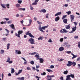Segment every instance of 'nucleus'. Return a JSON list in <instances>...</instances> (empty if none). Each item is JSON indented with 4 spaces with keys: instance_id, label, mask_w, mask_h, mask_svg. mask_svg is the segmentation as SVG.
I'll return each mask as SVG.
<instances>
[{
    "instance_id": "f257e3e1",
    "label": "nucleus",
    "mask_w": 80,
    "mask_h": 80,
    "mask_svg": "<svg viewBox=\"0 0 80 80\" xmlns=\"http://www.w3.org/2000/svg\"><path fill=\"white\" fill-rule=\"evenodd\" d=\"M28 41L30 43L33 45V44H35V40L32 38H31L29 39L28 40Z\"/></svg>"
},
{
    "instance_id": "f03ea898",
    "label": "nucleus",
    "mask_w": 80,
    "mask_h": 80,
    "mask_svg": "<svg viewBox=\"0 0 80 80\" xmlns=\"http://www.w3.org/2000/svg\"><path fill=\"white\" fill-rule=\"evenodd\" d=\"M45 30V27H42V28L41 27H39V30L40 31H41V32H45V31H43V30Z\"/></svg>"
},
{
    "instance_id": "7ed1b4c3",
    "label": "nucleus",
    "mask_w": 80,
    "mask_h": 80,
    "mask_svg": "<svg viewBox=\"0 0 80 80\" xmlns=\"http://www.w3.org/2000/svg\"><path fill=\"white\" fill-rule=\"evenodd\" d=\"M76 29H77V27H76V26H75L74 27L72 28V30L71 32H69V33H73V32H75V31L76 30Z\"/></svg>"
},
{
    "instance_id": "20e7f679",
    "label": "nucleus",
    "mask_w": 80,
    "mask_h": 80,
    "mask_svg": "<svg viewBox=\"0 0 80 80\" xmlns=\"http://www.w3.org/2000/svg\"><path fill=\"white\" fill-rule=\"evenodd\" d=\"M72 65V62L70 61H68V64H67V66L68 67H71Z\"/></svg>"
},
{
    "instance_id": "39448f33",
    "label": "nucleus",
    "mask_w": 80,
    "mask_h": 80,
    "mask_svg": "<svg viewBox=\"0 0 80 80\" xmlns=\"http://www.w3.org/2000/svg\"><path fill=\"white\" fill-rule=\"evenodd\" d=\"M20 30L18 31V34L17 33H15V36L18 37L20 38Z\"/></svg>"
},
{
    "instance_id": "423d86ee",
    "label": "nucleus",
    "mask_w": 80,
    "mask_h": 80,
    "mask_svg": "<svg viewBox=\"0 0 80 80\" xmlns=\"http://www.w3.org/2000/svg\"><path fill=\"white\" fill-rule=\"evenodd\" d=\"M70 17H71V18H70L71 21V22H73V20H74V17H75V16L71 15H70Z\"/></svg>"
},
{
    "instance_id": "0eeeda50",
    "label": "nucleus",
    "mask_w": 80,
    "mask_h": 80,
    "mask_svg": "<svg viewBox=\"0 0 80 80\" xmlns=\"http://www.w3.org/2000/svg\"><path fill=\"white\" fill-rule=\"evenodd\" d=\"M15 53L17 55L18 54H20V51L18 50H16L15 51Z\"/></svg>"
},
{
    "instance_id": "6e6552de",
    "label": "nucleus",
    "mask_w": 80,
    "mask_h": 80,
    "mask_svg": "<svg viewBox=\"0 0 80 80\" xmlns=\"http://www.w3.org/2000/svg\"><path fill=\"white\" fill-rule=\"evenodd\" d=\"M9 26L11 28H12V30H15V26H14V25L13 24H12L11 25H10Z\"/></svg>"
},
{
    "instance_id": "1a4fd4ad",
    "label": "nucleus",
    "mask_w": 80,
    "mask_h": 80,
    "mask_svg": "<svg viewBox=\"0 0 80 80\" xmlns=\"http://www.w3.org/2000/svg\"><path fill=\"white\" fill-rule=\"evenodd\" d=\"M55 22H58L60 20V17L59 16L57 17L55 19Z\"/></svg>"
},
{
    "instance_id": "9d476101",
    "label": "nucleus",
    "mask_w": 80,
    "mask_h": 80,
    "mask_svg": "<svg viewBox=\"0 0 80 80\" xmlns=\"http://www.w3.org/2000/svg\"><path fill=\"white\" fill-rule=\"evenodd\" d=\"M43 61H44L43 59L42 58H39V62L41 63H43Z\"/></svg>"
},
{
    "instance_id": "9b49d317",
    "label": "nucleus",
    "mask_w": 80,
    "mask_h": 80,
    "mask_svg": "<svg viewBox=\"0 0 80 80\" xmlns=\"http://www.w3.org/2000/svg\"><path fill=\"white\" fill-rule=\"evenodd\" d=\"M1 6L2 7V8H4L5 9H6V7L5 6H6V4H1Z\"/></svg>"
},
{
    "instance_id": "f8f14e48",
    "label": "nucleus",
    "mask_w": 80,
    "mask_h": 80,
    "mask_svg": "<svg viewBox=\"0 0 80 80\" xmlns=\"http://www.w3.org/2000/svg\"><path fill=\"white\" fill-rule=\"evenodd\" d=\"M40 12L42 13L43 12V13H45L46 12V10L44 9H42V10L39 11Z\"/></svg>"
},
{
    "instance_id": "ddd939ff",
    "label": "nucleus",
    "mask_w": 80,
    "mask_h": 80,
    "mask_svg": "<svg viewBox=\"0 0 80 80\" xmlns=\"http://www.w3.org/2000/svg\"><path fill=\"white\" fill-rule=\"evenodd\" d=\"M64 50V48H63V47H61L59 48V50L60 52H62L63 50Z\"/></svg>"
},
{
    "instance_id": "4468645a",
    "label": "nucleus",
    "mask_w": 80,
    "mask_h": 80,
    "mask_svg": "<svg viewBox=\"0 0 80 80\" xmlns=\"http://www.w3.org/2000/svg\"><path fill=\"white\" fill-rule=\"evenodd\" d=\"M67 78L66 79L68 80H72V79L71 78H70V77H71V76L70 75H68L67 76Z\"/></svg>"
},
{
    "instance_id": "2eb2a0df",
    "label": "nucleus",
    "mask_w": 80,
    "mask_h": 80,
    "mask_svg": "<svg viewBox=\"0 0 80 80\" xmlns=\"http://www.w3.org/2000/svg\"><path fill=\"white\" fill-rule=\"evenodd\" d=\"M62 14V12H58L57 13H56L55 15V16H58V15H61Z\"/></svg>"
},
{
    "instance_id": "dca6fc26",
    "label": "nucleus",
    "mask_w": 80,
    "mask_h": 80,
    "mask_svg": "<svg viewBox=\"0 0 80 80\" xmlns=\"http://www.w3.org/2000/svg\"><path fill=\"white\" fill-rule=\"evenodd\" d=\"M70 24H69L66 26V28L67 29V30H68L70 28Z\"/></svg>"
},
{
    "instance_id": "f3484780",
    "label": "nucleus",
    "mask_w": 80,
    "mask_h": 80,
    "mask_svg": "<svg viewBox=\"0 0 80 80\" xmlns=\"http://www.w3.org/2000/svg\"><path fill=\"white\" fill-rule=\"evenodd\" d=\"M65 45L66 47H67L68 48H69L70 47V45H68V43L67 42H65Z\"/></svg>"
},
{
    "instance_id": "a211bd4d",
    "label": "nucleus",
    "mask_w": 80,
    "mask_h": 80,
    "mask_svg": "<svg viewBox=\"0 0 80 80\" xmlns=\"http://www.w3.org/2000/svg\"><path fill=\"white\" fill-rule=\"evenodd\" d=\"M67 20H67V19H64L63 20V22L64 23H67Z\"/></svg>"
},
{
    "instance_id": "6ab92c4d",
    "label": "nucleus",
    "mask_w": 80,
    "mask_h": 80,
    "mask_svg": "<svg viewBox=\"0 0 80 80\" xmlns=\"http://www.w3.org/2000/svg\"><path fill=\"white\" fill-rule=\"evenodd\" d=\"M71 55L73 56V57L72 58V59H73V58H76V57H77V56H76L75 55H74L73 54V53H72Z\"/></svg>"
},
{
    "instance_id": "aec40b11",
    "label": "nucleus",
    "mask_w": 80,
    "mask_h": 80,
    "mask_svg": "<svg viewBox=\"0 0 80 80\" xmlns=\"http://www.w3.org/2000/svg\"><path fill=\"white\" fill-rule=\"evenodd\" d=\"M15 72V70L13 68H11V73H13Z\"/></svg>"
},
{
    "instance_id": "412c9836",
    "label": "nucleus",
    "mask_w": 80,
    "mask_h": 80,
    "mask_svg": "<svg viewBox=\"0 0 80 80\" xmlns=\"http://www.w3.org/2000/svg\"><path fill=\"white\" fill-rule=\"evenodd\" d=\"M4 50H3V49H1V55H3V53H4Z\"/></svg>"
},
{
    "instance_id": "4be33fe9",
    "label": "nucleus",
    "mask_w": 80,
    "mask_h": 80,
    "mask_svg": "<svg viewBox=\"0 0 80 80\" xmlns=\"http://www.w3.org/2000/svg\"><path fill=\"white\" fill-rule=\"evenodd\" d=\"M0 23H1V25H3V24H6V23H7V21H2Z\"/></svg>"
},
{
    "instance_id": "5701e85b",
    "label": "nucleus",
    "mask_w": 80,
    "mask_h": 80,
    "mask_svg": "<svg viewBox=\"0 0 80 80\" xmlns=\"http://www.w3.org/2000/svg\"><path fill=\"white\" fill-rule=\"evenodd\" d=\"M7 50H8L9 48H10V44L8 43L7 44Z\"/></svg>"
},
{
    "instance_id": "b1692460",
    "label": "nucleus",
    "mask_w": 80,
    "mask_h": 80,
    "mask_svg": "<svg viewBox=\"0 0 80 80\" xmlns=\"http://www.w3.org/2000/svg\"><path fill=\"white\" fill-rule=\"evenodd\" d=\"M29 37H31L32 38H35V37H34V36H33V35H32V34H31V33H30L29 34Z\"/></svg>"
},
{
    "instance_id": "393cba45",
    "label": "nucleus",
    "mask_w": 80,
    "mask_h": 80,
    "mask_svg": "<svg viewBox=\"0 0 80 80\" xmlns=\"http://www.w3.org/2000/svg\"><path fill=\"white\" fill-rule=\"evenodd\" d=\"M46 70L48 72H53V71H52V70H51V69H47Z\"/></svg>"
},
{
    "instance_id": "a878e982",
    "label": "nucleus",
    "mask_w": 80,
    "mask_h": 80,
    "mask_svg": "<svg viewBox=\"0 0 80 80\" xmlns=\"http://www.w3.org/2000/svg\"><path fill=\"white\" fill-rule=\"evenodd\" d=\"M35 57H36V58H37V60H38V59H39V55H38V54H36L35 55Z\"/></svg>"
},
{
    "instance_id": "bb28decb",
    "label": "nucleus",
    "mask_w": 80,
    "mask_h": 80,
    "mask_svg": "<svg viewBox=\"0 0 80 80\" xmlns=\"http://www.w3.org/2000/svg\"><path fill=\"white\" fill-rule=\"evenodd\" d=\"M16 7L17 8H18V7H20V4L18 3L16 5Z\"/></svg>"
},
{
    "instance_id": "cd10ccee",
    "label": "nucleus",
    "mask_w": 80,
    "mask_h": 80,
    "mask_svg": "<svg viewBox=\"0 0 80 80\" xmlns=\"http://www.w3.org/2000/svg\"><path fill=\"white\" fill-rule=\"evenodd\" d=\"M70 75L71 76V77L72 78H75V76H74V74H72V73H70Z\"/></svg>"
},
{
    "instance_id": "c85d7f7f",
    "label": "nucleus",
    "mask_w": 80,
    "mask_h": 80,
    "mask_svg": "<svg viewBox=\"0 0 80 80\" xmlns=\"http://www.w3.org/2000/svg\"><path fill=\"white\" fill-rule=\"evenodd\" d=\"M6 7L8 8H10V4H6Z\"/></svg>"
},
{
    "instance_id": "c756f323",
    "label": "nucleus",
    "mask_w": 80,
    "mask_h": 80,
    "mask_svg": "<svg viewBox=\"0 0 80 80\" xmlns=\"http://www.w3.org/2000/svg\"><path fill=\"white\" fill-rule=\"evenodd\" d=\"M63 31L64 32V33H67L68 32V31H67L66 29H62Z\"/></svg>"
},
{
    "instance_id": "7c9ffc66",
    "label": "nucleus",
    "mask_w": 80,
    "mask_h": 80,
    "mask_svg": "<svg viewBox=\"0 0 80 80\" xmlns=\"http://www.w3.org/2000/svg\"><path fill=\"white\" fill-rule=\"evenodd\" d=\"M30 33H30V31H28L27 32L25 33V34L26 35H28L29 36V34H30Z\"/></svg>"
},
{
    "instance_id": "2f4dec72",
    "label": "nucleus",
    "mask_w": 80,
    "mask_h": 80,
    "mask_svg": "<svg viewBox=\"0 0 80 80\" xmlns=\"http://www.w3.org/2000/svg\"><path fill=\"white\" fill-rule=\"evenodd\" d=\"M63 73H64V74H65V75L67 74L68 73V71L66 70L65 71H64Z\"/></svg>"
},
{
    "instance_id": "473e14b6",
    "label": "nucleus",
    "mask_w": 80,
    "mask_h": 80,
    "mask_svg": "<svg viewBox=\"0 0 80 80\" xmlns=\"http://www.w3.org/2000/svg\"><path fill=\"white\" fill-rule=\"evenodd\" d=\"M9 61H10V58L8 57V58L7 59V61H6V62H8Z\"/></svg>"
},
{
    "instance_id": "72a5a7b5",
    "label": "nucleus",
    "mask_w": 80,
    "mask_h": 80,
    "mask_svg": "<svg viewBox=\"0 0 80 80\" xmlns=\"http://www.w3.org/2000/svg\"><path fill=\"white\" fill-rule=\"evenodd\" d=\"M38 40H43V38L41 36L39 38H38Z\"/></svg>"
},
{
    "instance_id": "f704fd0d",
    "label": "nucleus",
    "mask_w": 80,
    "mask_h": 80,
    "mask_svg": "<svg viewBox=\"0 0 80 80\" xmlns=\"http://www.w3.org/2000/svg\"><path fill=\"white\" fill-rule=\"evenodd\" d=\"M72 63L73 66H75L76 65V62H72Z\"/></svg>"
},
{
    "instance_id": "c9c22d12",
    "label": "nucleus",
    "mask_w": 80,
    "mask_h": 80,
    "mask_svg": "<svg viewBox=\"0 0 80 80\" xmlns=\"http://www.w3.org/2000/svg\"><path fill=\"white\" fill-rule=\"evenodd\" d=\"M20 70H19V71L18 72V73H16V76L18 75V74H20Z\"/></svg>"
},
{
    "instance_id": "e433bc0d",
    "label": "nucleus",
    "mask_w": 80,
    "mask_h": 80,
    "mask_svg": "<svg viewBox=\"0 0 80 80\" xmlns=\"http://www.w3.org/2000/svg\"><path fill=\"white\" fill-rule=\"evenodd\" d=\"M12 20L9 21L7 22V23L8 24H10V23H12Z\"/></svg>"
},
{
    "instance_id": "4c0bfd02",
    "label": "nucleus",
    "mask_w": 80,
    "mask_h": 80,
    "mask_svg": "<svg viewBox=\"0 0 80 80\" xmlns=\"http://www.w3.org/2000/svg\"><path fill=\"white\" fill-rule=\"evenodd\" d=\"M41 75H46V72H44L43 73H41Z\"/></svg>"
},
{
    "instance_id": "58836bf2",
    "label": "nucleus",
    "mask_w": 80,
    "mask_h": 80,
    "mask_svg": "<svg viewBox=\"0 0 80 80\" xmlns=\"http://www.w3.org/2000/svg\"><path fill=\"white\" fill-rule=\"evenodd\" d=\"M66 17H67V15H66L63 16L62 18V20L64 19V18H66Z\"/></svg>"
},
{
    "instance_id": "ea45409f",
    "label": "nucleus",
    "mask_w": 80,
    "mask_h": 80,
    "mask_svg": "<svg viewBox=\"0 0 80 80\" xmlns=\"http://www.w3.org/2000/svg\"><path fill=\"white\" fill-rule=\"evenodd\" d=\"M36 78H38L37 80H40V77H38V76H36Z\"/></svg>"
},
{
    "instance_id": "a19ab883",
    "label": "nucleus",
    "mask_w": 80,
    "mask_h": 80,
    "mask_svg": "<svg viewBox=\"0 0 80 80\" xmlns=\"http://www.w3.org/2000/svg\"><path fill=\"white\" fill-rule=\"evenodd\" d=\"M23 20H22V21H21V23L22 25H23V26H24V25H23Z\"/></svg>"
},
{
    "instance_id": "79ce46f5",
    "label": "nucleus",
    "mask_w": 80,
    "mask_h": 80,
    "mask_svg": "<svg viewBox=\"0 0 80 80\" xmlns=\"http://www.w3.org/2000/svg\"><path fill=\"white\" fill-rule=\"evenodd\" d=\"M5 30L6 31V32H7L8 33H9V32H10V31L8 30L7 29H5Z\"/></svg>"
},
{
    "instance_id": "37998d69",
    "label": "nucleus",
    "mask_w": 80,
    "mask_h": 80,
    "mask_svg": "<svg viewBox=\"0 0 80 80\" xmlns=\"http://www.w3.org/2000/svg\"><path fill=\"white\" fill-rule=\"evenodd\" d=\"M49 68H54V66L51 65Z\"/></svg>"
},
{
    "instance_id": "c03bdc74",
    "label": "nucleus",
    "mask_w": 80,
    "mask_h": 80,
    "mask_svg": "<svg viewBox=\"0 0 80 80\" xmlns=\"http://www.w3.org/2000/svg\"><path fill=\"white\" fill-rule=\"evenodd\" d=\"M66 13H68V15H70V14H71V11H69L68 12H67Z\"/></svg>"
},
{
    "instance_id": "a18cd8bd",
    "label": "nucleus",
    "mask_w": 80,
    "mask_h": 80,
    "mask_svg": "<svg viewBox=\"0 0 80 80\" xmlns=\"http://www.w3.org/2000/svg\"><path fill=\"white\" fill-rule=\"evenodd\" d=\"M63 41V38H62L60 39V42H62Z\"/></svg>"
},
{
    "instance_id": "49530a36",
    "label": "nucleus",
    "mask_w": 80,
    "mask_h": 80,
    "mask_svg": "<svg viewBox=\"0 0 80 80\" xmlns=\"http://www.w3.org/2000/svg\"><path fill=\"white\" fill-rule=\"evenodd\" d=\"M3 20H6V21H8L9 20V18H5L3 19Z\"/></svg>"
},
{
    "instance_id": "de8ad7c7",
    "label": "nucleus",
    "mask_w": 80,
    "mask_h": 80,
    "mask_svg": "<svg viewBox=\"0 0 80 80\" xmlns=\"http://www.w3.org/2000/svg\"><path fill=\"white\" fill-rule=\"evenodd\" d=\"M37 3L36 2H34L32 3V5H37Z\"/></svg>"
},
{
    "instance_id": "09e8293b",
    "label": "nucleus",
    "mask_w": 80,
    "mask_h": 80,
    "mask_svg": "<svg viewBox=\"0 0 80 80\" xmlns=\"http://www.w3.org/2000/svg\"><path fill=\"white\" fill-rule=\"evenodd\" d=\"M30 9L31 10L33 9V7L31 5H30Z\"/></svg>"
},
{
    "instance_id": "8fccbe9b",
    "label": "nucleus",
    "mask_w": 80,
    "mask_h": 80,
    "mask_svg": "<svg viewBox=\"0 0 80 80\" xmlns=\"http://www.w3.org/2000/svg\"><path fill=\"white\" fill-rule=\"evenodd\" d=\"M30 63L32 65H34V62L33 61H32Z\"/></svg>"
},
{
    "instance_id": "3c124183",
    "label": "nucleus",
    "mask_w": 80,
    "mask_h": 80,
    "mask_svg": "<svg viewBox=\"0 0 80 80\" xmlns=\"http://www.w3.org/2000/svg\"><path fill=\"white\" fill-rule=\"evenodd\" d=\"M27 69L28 70H31V68L29 67H27Z\"/></svg>"
},
{
    "instance_id": "603ef678",
    "label": "nucleus",
    "mask_w": 80,
    "mask_h": 80,
    "mask_svg": "<svg viewBox=\"0 0 80 80\" xmlns=\"http://www.w3.org/2000/svg\"><path fill=\"white\" fill-rule=\"evenodd\" d=\"M48 42L51 43L52 42V39H49V40L48 41Z\"/></svg>"
},
{
    "instance_id": "864d4df0",
    "label": "nucleus",
    "mask_w": 80,
    "mask_h": 80,
    "mask_svg": "<svg viewBox=\"0 0 80 80\" xmlns=\"http://www.w3.org/2000/svg\"><path fill=\"white\" fill-rule=\"evenodd\" d=\"M2 39L3 41H5L7 40V38H3Z\"/></svg>"
},
{
    "instance_id": "5fc2aeb1",
    "label": "nucleus",
    "mask_w": 80,
    "mask_h": 80,
    "mask_svg": "<svg viewBox=\"0 0 80 80\" xmlns=\"http://www.w3.org/2000/svg\"><path fill=\"white\" fill-rule=\"evenodd\" d=\"M37 53V52H32L31 53V55H35Z\"/></svg>"
},
{
    "instance_id": "6e6d98bb",
    "label": "nucleus",
    "mask_w": 80,
    "mask_h": 80,
    "mask_svg": "<svg viewBox=\"0 0 80 80\" xmlns=\"http://www.w3.org/2000/svg\"><path fill=\"white\" fill-rule=\"evenodd\" d=\"M20 10L23 11H25V8H20Z\"/></svg>"
},
{
    "instance_id": "4d7b16f0",
    "label": "nucleus",
    "mask_w": 80,
    "mask_h": 80,
    "mask_svg": "<svg viewBox=\"0 0 80 80\" xmlns=\"http://www.w3.org/2000/svg\"><path fill=\"white\" fill-rule=\"evenodd\" d=\"M66 53H68V54H69L70 53H72V52L70 51H67V52H66Z\"/></svg>"
},
{
    "instance_id": "13d9d810",
    "label": "nucleus",
    "mask_w": 80,
    "mask_h": 80,
    "mask_svg": "<svg viewBox=\"0 0 80 80\" xmlns=\"http://www.w3.org/2000/svg\"><path fill=\"white\" fill-rule=\"evenodd\" d=\"M38 24H42V23L41 22H40L38 21H37Z\"/></svg>"
},
{
    "instance_id": "bf43d9fd",
    "label": "nucleus",
    "mask_w": 80,
    "mask_h": 80,
    "mask_svg": "<svg viewBox=\"0 0 80 80\" xmlns=\"http://www.w3.org/2000/svg\"><path fill=\"white\" fill-rule=\"evenodd\" d=\"M24 79H25V78L23 77H22L20 78V80H24Z\"/></svg>"
},
{
    "instance_id": "052dcab7",
    "label": "nucleus",
    "mask_w": 80,
    "mask_h": 80,
    "mask_svg": "<svg viewBox=\"0 0 80 80\" xmlns=\"http://www.w3.org/2000/svg\"><path fill=\"white\" fill-rule=\"evenodd\" d=\"M8 62V63H9V64H10L13 63V61H10Z\"/></svg>"
},
{
    "instance_id": "680f3d73",
    "label": "nucleus",
    "mask_w": 80,
    "mask_h": 80,
    "mask_svg": "<svg viewBox=\"0 0 80 80\" xmlns=\"http://www.w3.org/2000/svg\"><path fill=\"white\" fill-rule=\"evenodd\" d=\"M25 62H24V65H27V60H26V61H24Z\"/></svg>"
},
{
    "instance_id": "e2e57ef3",
    "label": "nucleus",
    "mask_w": 80,
    "mask_h": 80,
    "mask_svg": "<svg viewBox=\"0 0 80 80\" xmlns=\"http://www.w3.org/2000/svg\"><path fill=\"white\" fill-rule=\"evenodd\" d=\"M78 48H80V42H78Z\"/></svg>"
},
{
    "instance_id": "0e129e2a",
    "label": "nucleus",
    "mask_w": 80,
    "mask_h": 80,
    "mask_svg": "<svg viewBox=\"0 0 80 80\" xmlns=\"http://www.w3.org/2000/svg\"><path fill=\"white\" fill-rule=\"evenodd\" d=\"M60 80H63V77L61 76L60 78Z\"/></svg>"
},
{
    "instance_id": "69168bd1",
    "label": "nucleus",
    "mask_w": 80,
    "mask_h": 80,
    "mask_svg": "<svg viewBox=\"0 0 80 80\" xmlns=\"http://www.w3.org/2000/svg\"><path fill=\"white\" fill-rule=\"evenodd\" d=\"M78 68H80V64H78Z\"/></svg>"
},
{
    "instance_id": "338daca9",
    "label": "nucleus",
    "mask_w": 80,
    "mask_h": 80,
    "mask_svg": "<svg viewBox=\"0 0 80 80\" xmlns=\"http://www.w3.org/2000/svg\"><path fill=\"white\" fill-rule=\"evenodd\" d=\"M74 38L75 39L78 38V36H75Z\"/></svg>"
},
{
    "instance_id": "774afa93",
    "label": "nucleus",
    "mask_w": 80,
    "mask_h": 80,
    "mask_svg": "<svg viewBox=\"0 0 80 80\" xmlns=\"http://www.w3.org/2000/svg\"><path fill=\"white\" fill-rule=\"evenodd\" d=\"M80 57L78 58L77 59V61H80Z\"/></svg>"
}]
</instances>
